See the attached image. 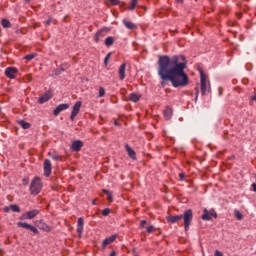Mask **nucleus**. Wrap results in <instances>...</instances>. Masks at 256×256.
I'll return each mask as SVG.
<instances>
[{
	"label": "nucleus",
	"mask_w": 256,
	"mask_h": 256,
	"mask_svg": "<svg viewBox=\"0 0 256 256\" xmlns=\"http://www.w3.org/2000/svg\"><path fill=\"white\" fill-rule=\"evenodd\" d=\"M185 69H187V60L183 55L158 57V75L162 87L167 85V81H170L174 87H187L189 76L185 73Z\"/></svg>",
	"instance_id": "1"
},
{
	"label": "nucleus",
	"mask_w": 256,
	"mask_h": 256,
	"mask_svg": "<svg viewBox=\"0 0 256 256\" xmlns=\"http://www.w3.org/2000/svg\"><path fill=\"white\" fill-rule=\"evenodd\" d=\"M183 219L184 221V229L185 231H189V227L191 226V223L193 222V210L188 209L184 211L183 214L180 215H170L166 217L167 223L175 224L179 223Z\"/></svg>",
	"instance_id": "2"
},
{
	"label": "nucleus",
	"mask_w": 256,
	"mask_h": 256,
	"mask_svg": "<svg viewBox=\"0 0 256 256\" xmlns=\"http://www.w3.org/2000/svg\"><path fill=\"white\" fill-rule=\"evenodd\" d=\"M41 189H43V183L41 182V178L36 176L30 183V195H39Z\"/></svg>",
	"instance_id": "3"
},
{
	"label": "nucleus",
	"mask_w": 256,
	"mask_h": 256,
	"mask_svg": "<svg viewBox=\"0 0 256 256\" xmlns=\"http://www.w3.org/2000/svg\"><path fill=\"white\" fill-rule=\"evenodd\" d=\"M200 85L202 95L211 91V84L209 83V80H207V75L203 73V70H200Z\"/></svg>",
	"instance_id": "4"
},
{
	"label": "nucleus",
	"mask_w": 256,
	"mask_h": 256,
	"mask_svg": "<svg viewBox=\"0 0 256 256\" xmlns=\"http://www.w3.org/2000/svg\"><path fill=\"white\" fill-rule=\"evenodd\" d=\"M39 213H41V211H39L37 209L29 210L20 216V220L25 221L28 219H35V217H37V215H39Z\"/></svg>",
	"instance_id": "5"
},
{
	"label": "nucleus",
	"mask_w": 256,
	"mask_h": 256,
	"mask_svg": "<svg viewBox=\"0 0 256 256\" xmlns=\"http://www.w3.org/2000/svg\"><path fill=\"white\" fill-rule=\"evenodd\" d=\"M17 227H21L22 229H26L27 231H31L34 235H39V230L37 227L27 223V222H18Z\"/></svg>",
	"instance_id": "6"
},
{
	"label": "nucleus",
	"mask_w": 256,
	"mask_h": 256,
	"mask_svg": "<svg viewBox=\"0 0 256 256\" xmlns=\"http://www.w3.org/2000/svg\"><path fill=\"white\" fill-rule=\"evenodd\" d=\"M81 105H83V102L81 101H77L73 108H72V112L70 115V119L71 121H75V117H77V115H79V111H81Z\"/></svg>",
	"instance_id": "7"
},
{
	"label": "nucleus",
	"mask_w": 256,
	"mask_h": 256,
	"mask_svg": "<svg viewBox=\"0 0 256 256\" xmlns=\"http://www.w3.org/2000/svg\"><path fill=\"white\" fill-rule=\"evenodd\" d=\"M53 167L51 165V160L45 159L44 160V177H51V171Z\"/></svg>",
	"instance_id": "8"
},
{
	"label": "nucleus",
	"mask_w": 256,
	"mask_h": 256,
	"mask_svg": "<svg viewBox=\"0 0 256 256\" xmlns=\"http://www.w3.org/2000/svg\"><path fill=\"white\" fill-rule=\"evenodd\" d=\"M19 73V70L15 67H8L5 70V75L8 77V79H15V75Z\"/></svg>",
	"instance_id": "9"
},
{
	"label": "nucleus",
	"mask_w": 256,
	"mask_h": 256,
	"mask_svg": "<svg viewBox=\"0 0 256 256\" xmlns=\"http://www.w3.org/2000/svg\"><path fill=\"white\" fill-rule=\"evenodd\" d=\"M51 97H53V95L51 94V91H47L44 93L43 96H40L38 98V103L40 105H43V103H47V101H49V99H51Z\"/></svg>",
	"instance_id": "10"
},
{
	"label": "nucleus",
	"mask_w": 256,
	"mask_h": 256,
	"mask_svg": "<svg viewBox=\"0 0 256 256\" xmlns=\"http://www.w3.org/2000/svg\"><path fill=\"white\" fill-rule=\"evenodd\" d=\"M83 148V141L81 140H75L71 144V150L79 152Z\"/></svg>",
	"instance_id": "11"
},
{
	"label": "nucleus",
	"mask_w": 256,
	"mask_h": 256,
	"mask_svg": "<svg viewBox=\"0 0 256 256\" xmlns=\"http://www.w3.org/2000/svg\"><path fill=\"white\" fill-rule=\"evenodd\" d=\"M211 217H215V219H217V213L209 212L207 209H204V213L202 215L203 221H211Z\"/></svg>",
	"instance_id": "12"
},
{
	"label": "nucleus",
	"mask_w": 256,
	"mask_h": 256,
	"mask_svg": "<svg viewBox=\"0 0 256 256\" xmlns=\"http://www.w3.org/2000/svg\"><path fill=\"white\" fill-rule=\"evenodd\" d=\"M116 239H117V234H114V235L104 239L102 242V249H106L107 245H111V243H114V241Z\"/></svg>",
	"instance_id": "13"
},
{
	"label": "nucleus",
	"mask_w": 256,
	"mask_h": 256,
	"mask_svg": "<svg viewBox=\"0 0 256 256\" xmlns=\"http://www.w3.org/2000/svg\"><path fill=\"white\" fill-rule=\"evenodd\" d=\"M85 225V221L83 220V218H78L77 220V233H78V237H81V235H83V227Z\"/></svg>",
	"instance_id": "14"
},
{
	"label": "nucleus",
	"mask_w": 256,
	"mask_h": 256,
	"mask_svg": "<svg viewBox=\"0 0 256 256\" xmlns=\"http://www.w3.org/2000/svg\"><path fill=\"white\" fill-rule=\"evenodd\" d=\"M69 109V104H60L56 107V109L53 111V115L55 117H57V115H59V113H61V111H65Z\"/></svg>",
	"instance_id": "15"
},
{
	"label": "nucleus",
	"mask_w": 256,
	"mask_h": 256,
	"mask_svg": "<svg viewBox=\"0 0 256 256\" xmlns=\"http://www.w3.org/2000/svg\"><path fill=\"white\" fill-rule=\"evenodd\" d=\"M125 149L130 157V159H133V161H137V154L135 153V150L129 146V144L125 145Z\"/></svg>",
	"instance_id": "16"
},
{
	"label": "nucleus",
	"mask_w": 256,
	"mask_h": 256,
	"mask_svg": "<svg viewBox=\"0 0 256 256\" xmlns=\"http://www.w3.org/2000/svg\"><path fill=\"white\" fill-rule=\"evenodd\" d=\"M163 115L165 117L166 121H169V119H171V117H173V109L169 106H167L165 108V110L163 111Z\"/></svg>",
	"instance_id": "17"
},
{
	"label": "nucleus",
	"mask_w": 256,
	"mask_h": 256,
	"mask_svg": "<svg viewBox=\"0 0 256 256\" xmlns=\"http://www.w3.org/2000/svg\"><path fill=\"white\" fill-rule=\"evenodd\" d=\"M123 25L126 27V29H130L131 31L137 29V25H135V23L127 20V19H124L122 21Z\"/></svg>",
	"instance_id": "18"
},
{
	"label": "nucleus",
	"mask_w": 256,
	"mask_h": 256,
	"mask_svg": "<svg viewBox=\"0 0 256 256\" xmlns=\"http://www.w3.org/2000/svg\"><path fill=\"white\" fill-rule=\"evenodd\" d=\"M127 65L125 63L121 64L118 70L119 73V79L120 81H123L125 79V69Z\"/></svg>",
	"instance_id": "19"
},
{
	"label": "nucleus",
	"mask_w": 256,
	"mask_h": 256,
	"mask_svg": "<svg viewBox=\"0 0 256 256\" xmlns=\"http://www.w3.org/2000/svg\"><path fill=\"white\" fill-rule=\"evenodd\" d=\"M38 227L39 229H42V231H51V227H49L43 220L38 221Z\"/></svg>",
	"instance_id": "20"
},
{
	"label": "nucleus",
	"mask_w": 256,
	"mask_h": 256,
	"mask_svg": "<svg viewBox=\"0 0 256 256\" xmlns=\"http://www.w3.org/2000/svg\"><path fill=\"white\" fill-rule=\"evenodd\" d=\"M49 156L51 157V159H53L54 161H61L63 159V156L57 154V152L51 153L49 152Z\"/></svg>",
	"instance_id": "21"
},
{
	"label": "nucleus",
	"mask_w": 256,
	"mask_h": 256,
	"mask_svg": "<svg viewBox=\"0 0 256 256\" xmlns=\"http://www.w3.org/2000/svg\"><path fill=\"white\" fill-rule=\"evenodd\" d=\"M129 101H132L133 103H137L140 99L139 95L136 93H131L128 97Z\"/></svg>",
	"instance_id": "22"
},
{
	"label": "nucleus",
	"mask_w": 256,
	"mask_h": 256,
	"mask_svg": "<svg viewBox=\"0 0 256 256\" xmlns=\"http://www.w3.org/2000/svg\"><path fill=\"white\" fill-rule=\"evenodd\" d=\"M113 43H115V38H113V36H109L105 39L106 47H111V45H113Z\"/></svg>",
	"instance_id": "23"
},
{
	"label": "nucleus",
	"mask_w": 256,
	"mask_h": 256,
	"mask_svg": "<svg viewBox=\"0 0 256 256\" xmlns=\"http://www.w3.org/2000/svg\"><path fill=\"white\" fill-rule=\"evenodd\" d=\"M103 193L107 195V200L109 201V203H113V193L106 189H103Z\"/></svg>",
	"instance_id": "24"
},
{
	"label": "nucleus",
	"mask_w": 256,
	"mask_h": 256,
	"mask_svg": "<svg viewBox=\"0 0 256 256\" xmlns=\"http://www.w3.org/2000/svg\"><path fill=\"white\" fill-rule=\"evenodd\" d=\"M137 3H139V0H131L130 5L128 6V10L134 11L137 7Z\"/></svg>",
	"instance_id": "25"
},
{
	"label": "nucleus",
	"mask_w": 256,
	"mask_h": 256,
	"mask_svg": "<svg viewBox=\"0 0 256 256\" xmlns=\"http://www.w3.org/2000/svg\"><path fill=\"white\" fill-rule=\"evenodd\" d=\"M1 25L4 29H10L11 22L8 19H2Z\"/></svg>",
	"instance_id": "26"
},
{
	"label": "nucleus",
	"mask_w": 256,
	"mask_h": 256,
	"mask_svg": "<svg viewBox=\"0 0 256 256\" xmlns=\"http://www.w3.org/2000/svg\"><path fill=\"white\" fill-rule=\"evenodd\" d=\"M101 37H103V30L96 32V34L94 36L95 43H99Z\"/></svg>",
	"instance_id": "27"
},
{
	"label": "nucleus",
	"mask_w": 256,
	"mask_h": 256,
	"mask_svg": "<svg viewBox=\"0 0 256 256\" xmlns=\"http://www.w3.org/2000/svg\"><path fill=\"white\" fill-rule=\"evenodd\" d=\"M19 125H21L23 129L31 128V124L29 122H26L25 120H20Z\"/></svg>",
	"instance_id": "28"
},
{
	"label": "nucleus",
	"mask_w": 256,
	"mask_h": 256,
	"mask_svg": "<svg viewBox=\"0 0 256 256\" xmlns=\"http://www.w3.org/2000/svg\"><path fill=\"white\" fill-rule=\"evenodd\" d=\"M10 209L13 213H21V208L17 204H11Z\"/></svg>",
	"instance_id": "29"
},
{
	"label": "nucleus",
	"mask_w": 256,
	"mask_h": 256,
	"mask_svg": "<svg viewBox=\"0 0 256 256\" xmlns=\"http://www.w3.org/2000/svg\"><path fill=\"white\" fill-rule=\"evenodd\" d=\"M35 57H37V54L32 53V54H27L24 59H26V61H32V59H35Z\"/></svg>",
	"instance_id": "30"
},
{
	"label": "nucleus",
	"mask_w": 256,
	"mask_h": 256,
	"mask_svg": "<svg viewBox=\"0 0 256 256\" xmlns=\"http://www.w3.org/2000/svg\"><path fill=\"white\" fill-rule=\"evenodd\" d=\"M234 217L238 219V221H241L243 219V214L239 212V210L234 211Z\"/></svg>",
	"instance_id": "31"
},
{
	"label": "nucleus",
	"mask_w": 256,
	"mask_h": 256,
	"mask_svg": "<svg viewBox=\"0 0 256 256\" xmlns=\"http://www.w3.org/2000/svg\"><path fill=\"white\" fill-rule=\"evenodd\" d=\"M98 97H105V88L100 87Z\"/></svg>",
	"instance_id": "32"
},
{
	"label": "nucleus",
	"mask_w": 256,
	"mask_h": 256,
	"mask_svg": "<svg viewBox=\"0 0 256 256\" xmlns=\"http://www.w3.org/2000/svg\"><path fill=\"white\" fill-rule=\"evenodd\" d=\"M111 213V210L109 208H105L103 211H102V215L104 217H107V215H109Z\"/></svg>",
	"instance_id": "33"
},
{
	"label": "nucleus",
	"mask_w": 256,
	"mask_h": 256,
	"mask_svg": "<svg viewBox=\"0 0 256 256\" xmlns=\"http://www.w3.org/2000/svg\"><path fill=\"white\" fill-rule=\"evenodd\" d=\"M146 231H147V233H153V232H155V227L154 226H148L146 228Z\"/></svg>",
	"instance_id": "34"
},
{
	"label": "nucleus",
	"mask_w": 256,
	"mask_h": 256,
	"mask_svg": "<svg viewBox=\"0 0 256 256\" xmlns=\"http://www.w3.org/2000/svg\"><path fill=\"white\" fill-rule=\"evenodd\" d=\"M22 183L25 187H27V185H29V178H23Z\"/></svg>",
	"instance_id": "35"
},
{
	"label": "nucleus",
	"mask_w": 256,
	"mask_h": 256,
	"mask_svg": "<svg viewBox=\"0 0 256 256\" xmlns=\"http://www.w3.org/2000/svg\"><path fill=\"white\" fill-rule=\"evenodd\" d=\"M10 210H11V206H5L3 208L4 213H9Z\"/></svg>",
	"instance_id": "36"
},
{
	"label": "nucleus",
	"mask_w": 256,
	"mask_h": 256,
	"mask_svg": "<svg viewBox=\"0 0 256 256\" xmlns=\"http://www.w3.org/2000/svg\"><path fill=\"white\" fill-rule=\"evenodd\" d=\"M63 71H65V68H60V69L56 70V75H61V73H63Z\"/></svg>",
	"instance_id": "37"
},
{
	"label": "nucleus",
	"mask_w": 256,
	"mask_h": 256,
	"mask_svg": "<svg viewBox=\"0 0 256 256\" xmlns=\"http://www.w3.org/2000/svg\"><path fill=\"white\" fill-rule=\"evenodd\" d=\"M146 225H147V220H142V221L140 222V227H141V228L145 227Z\"/></svg>",
	"instance_id": "38"
},
{
	"label": "nucleus",
	"mask_w": 256,
	"mask_h": 256,
	"mask_svg": "<svg viewBox=\"0 0 256 256\" xmlns=\"http://www.w3.org/2000/svg\"><path fill=\"white\" fill-rule=\"evenodd\" d=\"M214 256H223V252L216 250Z\"/></svg>",
	"instance_id": "39"
},
{
	"label": "nucleus",
	"mask_w": 256,
	"mask_h": 256,
	"mask_svg": "<svg viewBox=\"0 0 256 256\" xmlns=\"http://www.w3.org/2000/svg\"><path fill=\"white\" fill-rule=\"evenodd\" d=\"M112 5H119V0H110Z\"/></svg>",
	"instance_id": "40"
},
{
	"label": "nucleus",
	"mask_w": 256,
	"mask_h": 256,
	"mask_svg": "<svg viewBox=\"0 0 256 256\" xmlns=\"http://www.w3.org/2000/svg\"><path fill=\"white\" fill-rule=\"evenodd\" d=\"M198 97H199V88L196 87V97H195V101H197Z\"/></svg>",
	"instance_id": "41"
},
{
	"label": "nucleus",
	"mask_w": 256,
	"mask_h": 256,
	"mask_svg": "<svg viewBox=\"0 0 256 256\" xmlns=\"http://www.w3.org/2000/svg\"><path fill=\"white\" fill-rule=\"evenodd\" d=\"M179 177H180V181H183V179H185V173H180Z\"/></svg>",
	"instance_id": "42"
},
{
	"label": "nucleus",
	"mask_w": 256,
	"mask_h": 256,
	"mask_svg": "<svg viewBox=\"0 0 256 256\" xmlns=\"http://www.w3.org/2000/svg\"><path fill=\"white\" fill-rule=\"evenodd\" d=\"M51 21H52V19L50 18L47 21H45L44 23H45L46 26H48V25H51Z\"/></svg>",
	"instance_id": "43"
},
{
	"label": "nucleus",
	"mask_w": 256,
	"mask_h": 256,
	"mask_svg": "<svg viewBox=\"0 0 256 256\" xmlns=\"http://www.w3.org/2000/svg\"><path fill=\"white\" fill-rule=\"evenodd\" d=\"M106 61H109V59H111V53H108L105 57Z\"/></svg>",
	"instance_id": "44"
},
{
	"label": "nucleus",
	"mask_w": 256,
	"mask_h": 256,
	"mask_svg": "<svg viewBox=\"0 0 256 256\" xmlns=\"http://www.w3.org/2000/svg\"><path fill=\"white\" fill-rule=\"evenodd\" d=\"M104 65L107 67L109 65V60L107 58L104 59Z\"/></svg>",
	"instance_id": "45"
},
{
	"label": "nucleus",
	"mask_w": 256,
	"mask_h": 256,
	"mask_svg": "<svg viewBox=\"0 0 256 256\" xmlns=\"http://www.w3.org/2000/svg\"><path fill=\"white\" fill-rule=\"evenodd\" d=\"M251 101H256V93L253 96H251Z\"/></svg>",
	"instance_id": "46"
},
{
	"label": "nucleus",
	"mask_w": 256,
	"mask_h": 256,
	"mask_svg": "<svg viewBox=\"0 0 256 256\" xmlns=\"http://www.w3.org/2000/svg\"><path fill=\"white\" fill-rule=\"evenodd\" d=\"M252 187H253V191L256 193V184H252Z\"/></svg>",
	"instance_id": "47"
},
{
	"label": "nucleus",
	"mask_w": 256,
	"mask_h": 256,
	"mask_svg": "<svg viewBox=\"0 0 256 256\" xmlns=\"http://www.w3.org/2000/svg\"><path fill=\"white\" fill-rule=\"evenodd\" d=\"M115 255H117V252H115V251H112V252L110 253V256H115Z\"/></svg>",
	"instance_id": "48"
},
{
	"label": "nucleus",
	"mask_w": 256,
	"mask_h": 256,
	"mask_svg": "<svg viewBox=\"0 0 256 256\" xmlns=\"http://www.w3.org/2000/svg\"><path fill=\"white\" fill-rule=\"evenodd\" d=\"M176 3L183 4V0H175Z\"/></svg>",
	"instance_id": "49"
},
{
	"label": "nucleus",
	"mask_w": 256,
	"mask_h": 256,
	"mask_svg": "<svg viewBox=\"0 0 256 256\" xmlns=\"http://www.w3.org/2000/svg\"><path fill=\"white\" fill-rule=\"evenodd\" d=\"M92 204H93V205H97V199H94V200L92 201Z\"/></svg>",
	"instance_id": "50"
},
{
	"label": "nucleus",
	"mask_w": 256,
	"mask_h": 256,
	"mask_svg": "<svg viewBox=\"0 0 256 256\" xmlns=\"http://www.w3.org/2000/svg\"><path fill=\"white\" fill-rule=\"evenodd\" d=\"M26 3H31V0H24Z\"/></svg>",
	"instance_id": "51"
}]
</instances>
